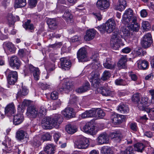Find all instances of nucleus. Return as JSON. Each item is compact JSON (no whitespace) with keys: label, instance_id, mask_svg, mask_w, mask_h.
<instances>
[{"label":"nucleus","instance_id":"1","mask_svg":"<svg viewBox=\"0 0 154 154\" xmlns=\"http://www.w3.org/2000/svg\"><path fill=\"white\" fill-rule=\"evenodd\" d=\"M130 33L129 32L125 29L122 30V33L115 32L111 39L110 45L111 47L115 50L118 49L120 47L121 38H124L125 37L127 38H130Z\"/></svg>","mask_w":154,"mask_h":154},{"label":"nucleus","instance_id":"2","mask_svg":"<svg viewBox=\"0 0 154 154\" xmlns=\"http://www.w3.org/2000/svg\"><path fill=\"white\" fill-rule=\"evenodd\" d=\"M63 121L60 115L56 114L52 117L44 118L42 122V126L45 129H50L53 127L57 128Z\"/></svg>","mask_w":154,"mask_h":154},{"label":"nucleus","instance_id":"3","mask_svg":"<svg viewBox=\"0 0 154 154\" xmlns=\"http://www.w3.org/2000/svg\"><path fill=\"white\" fill-rule=\"evenodd\" d=\"M132 100L137 102V107L140 110L144 109L147 106H149L150 103L149 98L146 97H142L140 98L139 94L138 93L134 94L132 98Z\"/></svg>","mask_w":154,"mask_h":154},{"label":"nucleus","instance_id":"4","mask_svg":"<svg viewBox=\"0 0 154 154\" xmlns=\"http://www.w3.org/2000/svg\"><path fill=\"white\" fill-rule=\"evenodd\" d=\"M133 11L130 8L126 10L124 13L122 21L125 24H127L130 22H134L137 20V17L133 14Z\"/></svg>","mask_w":154,"mask_h":154},{"label":"nucleus","instance_id":"5","mask_svg":"<svg viewBox=\"0 0 154 154\" xmlns=\"http://www.w3.org/2000/svg\"><path fill=\"white\" fill-rule=\"evenodd\" d=\"M100 73L97 71H93L88 76L92 86L95 88H97L100 86Z\"/></svg>","mask_w":154,"mask_h":154},{"label":"nucleus","instance_id":"6","mask_svg":"<svg viewBox=\"0 0 154 154\" xmlns=\"http://www.w3.org/2000/svg\"><path fill=\"white\" fill-rule=\"evenodd\" d=\"M2 144L4 146V148H3L2 150L3 152L5 154L11 153L12 152H14L17 151H18V154L20 153L19 149L17 148H16L15 150H14V149H13L11 140L7 137L5 138V140L2 142Z\"/></svg>","mask_w":154,"mask_h":154},{"label":"nucleus","instance_id":"7","mask_svg":"<svg viewBox=\"0 0 154 154\" xmlns=\"http://www.w3.org/2000/svg\"><path fill=\"white\" fill-rule=\"evenodd\" d=\"M8 83L10 85H14L17 82L18 79L17 72L12 71L9 69H7L5 72Z\"/></svg>","mask_w":154,"mask_h":154},{"label":"nucleus","instance_id":"8","mask_svg":"<svg viewBox=\"0 0 154 154\" xmlns=\"http://www.w3.org/2000/svg\"><path fill=\"white\" fill-rule=\"evenodd\" d=\"M25 69L24 70L25 72L29 71L33 73L34 79L36 80H38L39 79L40 74L39 69L33 66L32 65L27 64L25 66Z\"/></svg>","mask_w":154,"mask_h":154},{"label":"nucleus","instance_id":"9","mask_svg":"<svg viewBox=\"0 0 154 154\" xmlns=\"http://www.w3.org/2000/svg\"><path fill=\"white\" fill-rule=\"evenodd\" d=\"M111 118L113 123L115 125H119L125 121L126 116L124 115L113 113L111 115Z\"/></svg>","mask_w":154,"mask_h":154},{"label":"nucleus","instance_id":"10","mask_svg":"<svg viewBox=\"0 0 154 154\" xmlns=\"http://www.w3.org/2000/svg\"><path fill=\"white\" fill-rule=\"evenodd\" d=\"M152 42L151 35L150 33H148L143 37L141 42V45L143 48H147L150 46Z\"/></svg>","mask_w":154,"mask_h":154},{"label":"nucleus","instance_id":"11","mask_svg":"<svg viewBox=\"0 0 154 154\" xmlns=\"http://www.w3.org/2000/svg\"><path fill=\"white\" fill-rule=\"evenodd\" d=\"M88 140L86 138L82 137L75 143V146L79 149H85L88 146Z\"/></svg>","mask_w":154,"mask_h":154},{"label":"nucleus","instance_id":"12","mask_svg":"<svg viewBox=\"0 0 154 154\" xmlns=\"http://www.w3.org/2000/svg\"><path fill=\"white\" fill-rule=\"evenodd\" d=\"M97 8L101 11L107 9L110 5L109 0H98L96 4Z\"/></svg>","mask_w":154,"mask_h":154},{"label":"nucleus","instance_id":"13","mask_svg":"<svg viewBox=\"0 0 154 154\" xmlns=\"http://www.w3.org/2000/svg\"><path fill=\"white\" fill-rule=\"evenodd\" d=\"M105 31L108 33L112 32L116 28V23L113 19H109L105 23Z\"/></svg>","mask_w":154,"mask_h":154},{"label":"nucleus","instance_id":"14","mask_svg":"<svg viewBox=\"0 0 154 154\" xmlns=\"http://www.w3.org/2000/svg\"><path fill=\"white\" fill-rule=\"evenodd\" d=\"M5 113L7 116H13L16 112L15 106L13 103L8 104L5 108Z\"/></svg>","mask_w":154,"mask_h":154},{"label":"nucleus","instance_id":"15","mask_svg":"<svg viewBox=\"0 0 154 154\" xmlns=\"http://www.w3.org/2000/svg\"><path fill=\"white\" fill-rule=\"evenodd\" d=\"M9 64L13 68L18 69L20 65V61L19 58L16 56H11L9 60Z\"/></svg>","mask_w":154,"mask_h":154},{"label":"nucleus","instance_id":"16","mask_svg":"<svg viewBox=\"0 0 154 154\" xmlns=\"http://www.w3.org/2000/svg\"><path fill=\"white\" fill-rule=\"evenodd\" d=\"M77 57L79 62L85 61L87 57V52L84 48H80L77 53Z\"/></svg>","mask_w":154,"mask_h":154},{"label":"nucleus","instance_id":"17","mask_svg":"<svg viewBox=\"0 0 154 154\" xmlns=\"http://www.w3.org/2000/svg\"><path fill=\"white\" fill-rule=\"evenodd\" d=\"M99 87L97 88H96L97 89L98 92L101 94L103 96H110L113 97L115 94V93L113 91H111L109 89V88L101 87L100 88Z\"/></svg>","mask_w":154,"mask_h":154},{"label":"nucleus","instance_id":"18","mask_svg":"<svg viewBox=\"0 0 154 154\" xmlns=\"http://www.w3.org/2000/svg\"><path fill=\"white\" fill-rule=\"evenodd\" d=\"M84 131L86 133L93 134L95 132V126L92 122L87 123L83 127Z\"/></svg>","mask_w":154,"mask_h":154},{"label":"nucleus","instance_id":"19","mask_svg":"<svg viewBox=\"0 0 154 154\" xmlns=\"http://www.w3.org/2000/svg\"><path fill=\"white\" fill-rule=\"evenodd\" d=\"M60 67L65 70H68L71 65L70 61L65 57L61 58L60 59Z\"/></svg>","mask_w":154,"mask_h":154},{"label":"nucleus","instance_id":"20","mask_svg":"<svg viewBox=\"0 0 154 154\" xmlns=\"http://www.w3.org/2000/svg\"><path fill=\"white\" fill-rule=\"evenodd\" d=\"M97 141L99 145L108 143L109 139L107 134L106 133H103L100 134L97 139Z\"/></svg>","mask_w":154,"mask_h":154},{"label":"nucleus","instance_id":"21","mask_svg":"<svg viewBox=\"0 0 154 154\" xmlns=\"http://www.w3.org/2000/svg\"><path fill=\"white\" fill-rule=\"evenodd\" d=\"M26 115L29 117L35 118L38 116V111L34 107L30 106L27 108Z\"/></svg>","mask_w":154,"mask_h":154},{"label":"nucleus","instance_id":"22","mask_svg":"<svg viewBox=\"0 0 154 154\" xmlns=\"http://www.w3.org/2000/svg\"><path fill=\"white\" fill-rule=\"evenodd\" d=\"M126 5L127 2L125 0H119L117 4L114 6V8L116 10L122 11L125 9Z\"/></svg>","mask_w":154,"mask_h":154},{"label":"nucleus","instance_id":"23","mask_svg":"<svg viewBox=\"0 0 154 154\" xmlns=\"http://www.w3.org/2000/svg\"><path fill=\"white\" fill-rule=\"evenodd\" d=\"M61 113L66 118L70 119L75 116L73 109L72 108L67 107L61 112Z\"/></svg>","mask_w":154,"mask_h":154},{"label":"nucleus","instance_id":"24","mask_svg":"<svg viewBox=\"0 0 154 154\" xmlns=\"http://www.w3.org/2000/svg\"><path fill=\"white\" fill-rule=\"evenodd\" d=\"M96 31L93 29L88 30L86 35L84 36V39L86 41H89L93 39L96 35Z\"/></svg>","mask_w":154,"mask_h":154},{"label":"nucleus","instance_id":"25","mask_svg":"<svg viewBox=\"0 0 154 154\" xmlns=\"http://www.w3.org/2000/svg\"><path fill=\"white\" fill-rule=\"evenodd\" d=\"M137 63L138 68L140 69H146L149 65L148 62L145 60H139L137 62Z\"/></svg>","mask_w":154,"mask_h":154},{"label":"nucleus","instance_id":"26","mask_svg":"<svg viewBox=\"0 0 154 154\" xmlns=\"http://www.w3.org/2000/svg\"><path fill=\"white\" fill-rule=\"evenodd\" d=\"M103 65L104 67L108 69H114L116 66L115 63L112 61L110 59H106L105 62L103 63Z\"/></svg>","mask_w":154,"mask_h":154},{"label":"nucleus","instance_id":"27","mask_svg":"<svg viewBox=\"0 0 154 154\" xmlns=\"http://www.w3.org/2000/svg\"><path fill=\"white\" fill-rule=\"evenodd\" d=\"M24 120V116L23 114H19L14 116L13 123L15 125H17L21 124Z\"/></svg>","mask_w":154,"mask_h":154},{"label":"nucleus","instance_id":"28","mask_svg":"<svg viewBox=\"0 0 154 154\" xmlns=\"http://www.w3.org/2000/svg\"><path fill=\"white\" fill-rule=\"evenodd\" d=\"M73 86V83L71 82H68L65 83L61 88L60 91H65L68 92L71 90Z\"/></svg>","mask_w":154,"mask_h":154},{"label":"nucleus","instance_id":"29","mask_svg":"<svg viewBox=\"0 0 154 154\" xmlns=\"http://www.w3.org/2000/svg\"><path fill=\"white\" fill-rule=\"evenodd\" d=\"M49 28L52 30H54L57 28V22L54 18L49 19L47 22Z\"/></svg>","mask_w":154,"mask_h":154},{"label":"nucleus","instance_id":"30","mask_svg":"<svg viewBox=\"0 0 154 154\" xmlns=\"http://www.w3.org/2000/svg\"><path fill=\"white\" fill-rule=\"evenodd\" d=\"M27 136L26 132L22 130H19L16 133V138L20 141L26 138Z\"/></svg>","mask_w":154,"mask_h":154},{"label":"nucleus","instance_id":"31","mask_svg":"<svg viewBox=\"0 0 154 154\" xmlns=\"http://www.w3.org/2000/svg\"><path fill=\"white\" fill-rule=\"evenodd\" d=\"M55 150V146L52 144H48L44 149V151L47 154H53Z\"/></svg>","mask_w":154,"mask_h":154},{"label":"nucleus","instance_id":"32","mask_svg":"<svg viewBox=\"0 0 154 154\" xmlns=\"http://www.w3.org/2000/svg\"><path fill=\"white\" fill-rule=\"evenodd\" d=\"M127 58L126 56H123L117 63V65L120 69L125 68L126 67Z\"/></svg>","mask_w":154,"mask_h":154},{"label":"nucleus","instance_id":"33","mask_svg":"<svg viewBox=\"0 0 154 154\" xmlns=\"http://www.w3.org/2000/svg\"><path fill=\"white\" fill-rule=\"evenodd\" d=\"M137 20L134 22L133 21L130 22L127 24L129 25L131 23L129 27L130 29L134 31L137 32L138 31L140 28L139 25L137 22Z\"/></svg>","mask_w":154,"mask_h":154},{"label":"nucleus","instance_id":"34","mask_svg":"<svg viewBox=\"0 0 154 154\" xmlns=\"http://www.w3.org/2000/svg\"><path fill=\"white\" fill-rule=\"evenodd\" d=\"M26 5V0H15L14 7L16 8H21L24 7Z\"/></svg>","mask_w":154,"mask_h":154},{"label":"nucleus","instance_id":"35","mask_svg":"<svg viewBox=\"0 0 154 154\" xmlns=\"http://www.w3.org/2000/svg\"><path fill=\"white\" fill-rule=\"evenodd\" d=\"M66 130L68 133L72 134L76 131L77 128L75 125L69 124L66 126Z\"/></svg>","mask_w":154,"mask_h":154},{"label":"nucleus","instance_id":"36","mask_svg":"<svg viewBox=\"0 0 154 154\" xmlns=\"http://www.w3.org/2000/svg\"><path fill=\"white\" fill-rule=\"evenodd\" d=\"M149 106H147L142 110L146 111L148 114L149 116L150 119L154 120V108L149 109L148 107Z\"/></svg>","mask_w":154,"mask_h":154},{"label":"nucleus","instance_id":"37","mask_svg":"<svg viewBox=\"0 0 154 154\" xmlns=\"http://www.w3.org/2000/svg\"><path fill=\"white\" fill-rule=\"evenodd\" d=\"M23 26L26 30H32L34 29V25L31 23V21L30 20H27Z\"/></svg>","mask_w":154,"mask_h":154},{"label":"nucleus","instance_id":"38","mask_svg":"<svg viewBox=\"0 0 154 154\" xmlns=\"http://www.w3.org/2000/svg\"><path fill=\"white\" fill-rule=\"evenodd\" d=\"M117 110L122 113H126L129 111L128 108V106L124 104L119 105L117 108Z\"/></svg>","mask_w":154,"mask_h":154},{"label":"nucleus","instance_id":"39","mask_svg":"<svg viewBox=\"0 0 154 154\" xmlns=\"http://www.w3.org/2000/svg\"><path fill=\"white\" fill-rule=\"evenodd\" d=\"M101 154H113L111 148L107 146L103 147L101 150Z\"/></svg>","mask_w":154,"mask_h":154},{"label":"nucleus","instance_id":"40","mask_svg":"<svg viewBox=\"0 0 154 154\" xmlns=\"http://www.w3.org/2000/svg\"><path fill=\"white\" fill-rule=\"evenodd\" d=\"M63 17L68 23H72L73 21L72 16L70 13L65 12L63 15Z\"/></svg>","mask_w":154,"mask_h":154},{"label":"nucleus","instance_id":"41","mask_svg":"<svg viewBox=\"0 0 154 154\" xmlns=\"http://www.w3.org/2000/svg\"><path fill=\"white\" fill-rule=\"evenodd\" d=\"M28 93V90L25 87H23L22 89H20L18 91L17 94V97L20 96H22L26 95Z\"/></svg>","mask_w":154,"mask_h":154},{"label":"nucleus","instance_id":"42","mask_svg":"<svg viewBox=\"0 0 154 154\" xmlns=\"http://www.w3.org/2000/svg\"><path fill=\"white\" fill-rule=\"evenodd\" d=\"M144 147V145L142 143H137L134 145L135 150L138 152H142Z\"/></svg>","mask_w":154,"mask_h":154},{"label":"nucleus","instance_id":"43","mask_svg":"<svg viewBox=\"0 0 154 154\" xmlns=\"http://www.w3.org/2000/svg\"><path fill=\"white\" fill-rule=\"evenodd\" d=\"M89 66L94 70H96L100 69L101 65L98 61L93 62L89 65Z\"/></svg>","mask_w":154,"mask_h":154},{"label":"nucleus","instance_id":"44","mask_svg":"<svg viewBox=\"0 0 154 154\" xmlns=\"http://www.w3.org/2000/svg\"><path fill=\"white\" fill-rule=\"evenodd\" d=\"M6 46L8 50L11 52L14 53L16 49V48L11 42H8L6 44Z\"/></svg>","mask_w":154,"mask_h":154},{"label":"nucleus","instance_id":"45","mask_svg":"<svg viewBox=\"0 0 154 154\" xmlns=\"http://www.w3.org/2000/svg\"><path fill=\"white\" fill-rule=\"evenodd\" d=\"M47 110L43 106H41L39 112H38V116L39 117H42L46 114Z\"/></svg>","mask_w":154,"mask_h":154},{"label":"nucleus","instance_id":"46","mask_svg":"<svg viewBox=\"0 0 154 154\" xmlns=\"http://www.w3.org/2000/svg\"><path fill=\"white\" fill-rule=\"evenodd\" d=\"M142 26L143 29L145 31L149 30L151 28L149 22L146 21L142 22Z\"/></svg>","mask_w":154,"mask_h":154},{"label":"nucleus","instance_id":"47","mask_svg":"<svg viewBox=\"0 0 154 154\" xmlns=\"http://www.w3.org/2000/svg\"><path fill=\"white\" fill-rule=\"evenodd\" d=\"M110 75V73L109 71L105 70L103 74L101 79L103 80H106L109 78Z\"/></svg>","mask_w":154,"mask_h":154},{"label":"nucleus","instance_id":"48","mask_svg":"<svg viewBox=\"0 0 154 154\" xmlns=\"http://www.w3.org/2000/svg\"><path fill=\"white\" fill-rule=\"evenodd\" d=\"M115 83L116 85H118L125 86L127 85V83L126 81L122 79H118L116 80Z\"/></svg>","mask_w":154,"mask_h":154},{"label":"nucleus","instance_id":"49","mask_svg":"<svg viewBox=\"0 0 154 154\" xmlns=\"http://www.w3.org/2000/svg\"><path fill=\"white\" fill-rule=\"evenodd\" d=\"M78 101V98L75 96H71L70 97V102L71 104L75 103V108H79V106L76 105Z\"/></svg>","mask_w":154,"mask_h":154},{"label":"nucleus","instance_id":"50","mask_svg":"<svg viewBox=\"0 0 154 154\" xmlns=\"http://www.w3.org/2000/svg\"><path fill=\"white\" fill-rule=\"evenodd\" d=\"M97 114L100 118L101 119L104 117L105 115V113L100 108H97Z\"/></svg>","mask_w":154,"mask_h":154},{"label":"nucleus","instance_id":"51","mask_svg":"<svg viewBox=\"0 0 154 154\" xmlns=\"http://www.w3.org/2000/svg\"><path fill=\"white\" fill-rule=\"evenodd\" d=\"M134 152V149L132 146L128 147L124 151H122V154H132Z\"/></svg>","mask_w":154,"mask_h":154},{"label":"nucleus","instance_id":"52","mask_svg":"<svg viewBox=\"0 0 154 154\" xmlns=\"http://www.w3.org/2000/svg\"><path fill=\"white\" fill-rule=\"evenodd\" d=\"M90 117H96L97 116V108H93L88 110Z\"/></svg>","mask_w":154,"mask_h":154},{"label":"nucleus","instance_id":"53","mask_svg":"<svg viewBox=\"0 0 154 154\" xmlns=\"http://www.w3.org/2000/svg\"><path fill=\"white\" fill-rule=\"evenodd\" d=\"M59 93L56 91H52L50 95L51 98L53 100H55L58 98Z\"/></svg>","mask_w":154,"mask_h":154},{"label":"nucleus","instance_id":"54","mask_svg":"<svg viewBox=\"0 0 154 154\" xmlns=\"http://www.w3.org/2000/svg\"><path fill=\"white\" fill-rule=\"evenodd\" d=\"M51 138V136L49 133H47L42 135L41 139L43 141L49 140Z\"/></svg>","mask_w":154,"mask_h":154},{"label":"nucleus","instance_id":"55","mask_svg":"<svg viewBox=\"0 0 154 154\" xmlns=\"http://www.w3.org/2000/svg\"><path fill=\"white\" fill-rule=\"evenodd\" d=\"M84 92L88 90L90 88V85L88 82L86 83L84 85L81 87Z\"/></svg>","mask_w":154,"mask_h":154},{"label":"nucleus","instance_id":"56","mask_svg":"<svg viewBox=\"0 0 154 154\" xmlns=\"http://www.w3.org/2000/svg\"><path fill=\"white\" fill-rule=\"evenodd\" d=\"M27 53V51L26 50L21 49L19 50L18 54L20 57H23L26 55Z\"/></svg>","mask_w":154,"mask_h":154},{"label":"nucleus","instance_id":"57","mask_svg":"<svg viewBox=\"0 0 154 154\" xmlns=\"http://www.w3.org/2000/svg\"><path fill=\"white\" fill-rule=\"evenodd\" d=\"M130 128L133 131H137V124L134 122H132L130 124Z\"/></svg>","mask_w":154,"mask_h":154},{"label":"nucleus","instance_id":"58","mask_svg":"<svg viewBox=\"0 0 154 154\" xmlns=\"http://www.w3.org/2000/svg\"><path fill=\"white\" fill-rule=\"evenodd\" d=\"M37 0H29V4L31 8H33L36 5L37 3Z\"/></svg>","mask_w":154,"mask_h":154},{"label":"nucleus","instance_id":"59","mask_svg":"<svg viewBox=\"0 0 154 154\" xmlns=\"http://www.w3.org/2000/svg\"><path fill=\"white\" fill-rule=\"evenodd\" d=\"M129 76L131 77V80L134 81H136L137 79V75L132 72H130Z\"/></svg>","mask_w":154,"mask_h":154},{"label":"nucleus","instance_id":"60","mask_svg":"<svg viewBox=\"0 0 154 154\" xmlns=\"http://www.w3.org/2000/svg\"><path fill=\"white\" fill-rule=\"evenodd\" d=\"M80 116L82 119L90 117L88 110L85 111L82 113Z\"/></svg>","mask_w":154,"mask_h":154},{"label":"nucleus","instance_id":"61","mask_svg":"<svg viewBox=\"0 0 154 154\" xmlns=\"http://www.w3.org/2000/svg\"><path fill=\"white\" fill-rule=\"evenodd\" d=\"M61 136V134L59 133H55L54 136V137L55 141L57 142L59 140Z\"/></svg>","mask_w":154,"mask_h":154},{"label":"nucleus","instance_id":"62","mask_svg":"<svg viewBox=\"0 0 154 154\" xmlns=\"http://www.w3.org/2000/svg\"><path fill=\"white\" fill-rule=\"evenodd\" d=\"M93 14L98 20H100L102 19V15H101L100 13H93Z\"/></svg>","mask_w":154,"mask_h":154},{"label":"nucleus","instance_id":"63","mask_svg":"<svg viewBox=\"0 0 154 154\" xmlns=\"http://www.w3.org/2000/svg\"><path fill=\"white\" fill-rule=\"evenodd\" d=\"M91 59L92 60L93 62L98 61V54L97 53L92 55L91 57Z\"/></svg>","mask_w":154,"mask_h":154},{"label":"nucleus","instance_id":"64","mask_svg":"<svg viewBox=\"0 0 154 154\" xmlns=\"http://www.w3.org/2000/svg\"><path fill=\"white\" fill-rule=\"evenodd\" d=\"M38 139V137H35L34 138L33 143L35 146H38L40 144V142Z\"/></svg>","mask_w":154,"mask_h":154}]
</instances>
